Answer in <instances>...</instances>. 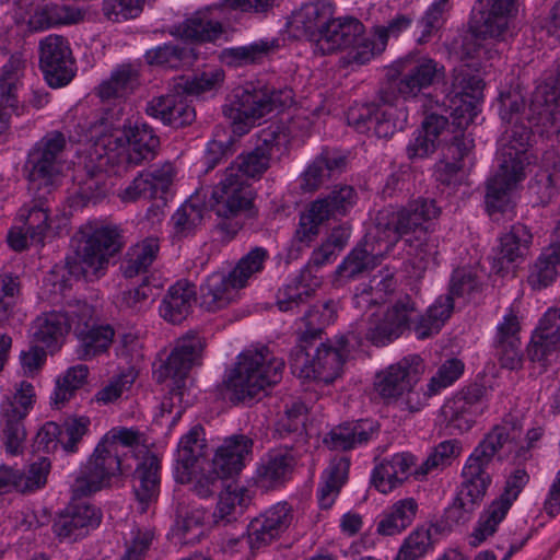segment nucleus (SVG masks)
I'll return each mask as SVG.
<instances>
[{"label": "nucleus", "mask_w": 560, "mask_h": 560, "mask_svg": "<svg viewBox=\"0 0 560 560\" xmlns=\"http://www.w3.org/2000/svg\"><path fill=\"white\" fill-rule=\"evenodd\" d=\"M458 120L454 121V136L451 143L444 150L445 159L434 165L433 176L435 180L442 185L451 186L459 183V173L463 170L462 161L467 156L474 148V139L465 133L466 128L471 124V115H460Z\"/></svg>", "instance_id": "obj_26"}, {"label": "nucleus", "mask_w": 560, "mask_h": 560, "mask_svg": "<svg viewBox=\"0 0 560 560\" xmlns=\"http://www.w3.org/2000/svg\"><path fill=\"white\" fill-rule=\"evenodd\" d=\"M521 438V427L516 422L504 420L485 434L471 455L490 465L500 450L506 447L509 452H512L513 444L520 442Z\"/></svg>", "instance_id": "obj_44"}, {"label": "nucleus", "mask_w": 560, "mask_h": 560, "mask_svg": "<svg viewBox=\"0 0 560 560\" xmlns=\"http://www.w3.org/2000/svg\"><path fill=\"white\" fill-rule=\"evenodd\" d=\"M305 411L303 402L294 401L275 424V436L290 442L284 445L287 451L292 450L295 444L306 441Z\"/></svg>", "instance_id": "obj_55"}, {"label": "nucleus", "mask_w": 560, "mask_h": 560, "mask_svg": "<svg viewBox=\"0 0 560 560\" xmlns=\"http://www.w3.org/2000/svg\"><path fill=\"white\" fill-rule=\"evenodd\" d=\"M88 376L89 366L85 364H77L67 369L56 380L55 388L50 395V405L55 409H61L86 383Z\"/></svg>", "instance_id": "obj_60"}, {"label": "nucleus", "mask_w": 560, "mask_h": 560, "mask_svg": "<svg viewBox=\"0 0 560 560\" xmlns=\"http://www.w3.org/2000/svg\"><path fill=\"white\" fill-rule=\"evenodd\" d=\"M380 102L383 106L376 103L350 106L346 115L348 125L359 133L380 139H388L397 131L404 130L407 125V112L394 103L385 104L381 98Z\"/></svg>", "instance_id": "obj_14"}, {"label": "nucleus", "mask_w": 560, "mask_h": 560, "mask_svg": "<svg viewBox=\"0 0 560 560\" xmlns=\"http://www.w3.org/2000/svg\"><path fill=\"white\" fill-rule=\"evenodd\" d=\"M278 46L277 39H260L245 46L224 48L220 59L226 66L243 67L260 61Z\"/></svg>", "instance_id": "obj_61"}, {"label": "nucleus", "mask_w": 560, "mask_h": 560, "mask_svg": "<svg viewBox=\"0 0 560 560\" xmlns=\"http://www.w3.org/2000/svg\"><path fill=\"white\" fill-rule=\"evenodd\" d=\"M347 159L335 149H323L306 166L300 176V188L304 192H313L331 179L338 177L346 168Z\"/></svg>", "instance_id": "obj_33"}, {"label": "nucleus", "mask_w": 560, "mask_h": 560, "mask_svg": "<svg viewBox=\"0 0 560 560\" xmlns=\"http://www.w3.org/2000/svg\"><path fill=\"white\" fill-rule=\"evenodd\" d=\"M175 177V168L166 162L160 166H151L133 178V180L118 192L122 202H135L139 199L164 198Z\"/></svg>", "instance_id": "obj_27"}, {"label": "nucleus", "mask_w": 560, "mask_h": 560, "mask_svg": "<svg viewBox=\"0 0 560 560\" xmlns=\"http://www.w3.org/2000/svg\"><path fill=\"white\" fill-rule=\"evenodd\" d=\"M254 441L245 434H233L224 439L217 448L212 466L229 479L237 476L253 458Z\"/></svg>", "instance_id": "obj_35"}, {"label": "nucleus", "mask_w": 560, "mask_h": 560, "mask_svg": "<svg viewBox=\"0 0 560 560\" xmlns=\"http://www.w3.org/2000/svg\"><path fill=\"white\" fill-rule=\"evenodd\" d=\"M350 459L346 456L334 458L323 472V482L319 485L317 497L322 509H330L338 497L340 489L348 480Z\"/></svg>", "instance_id": "obj_54"}, {"label": "nucleus", "mask_w": 560, "mask_h": 560, "mask_svg": "<svg viewBox=\"0 0 560 560\" xmlns=\"http://www.w3.org/2000/svg\"><path fill=\"white\" fill-rule=\"evenodd\" d=\"M196 299V285L187 280H178L163 296L159 306L160 316L170 324H182L191 313Z\"/></svg>", "instance_id": "obj_40"}, {"label": "nucleus", "mask_w": 560, "mask_h": 560, "mask_svg": "<svg viewBox=\"0 0 560 560\" xmlns=\"http://www.w3.org/2000/svg\"><path fill=\"white\" fill-rule=\"evenodd\" d=\"M380 430V423L373 419L348 421L332 428L324 443L330 450L347 452L377 439Z\"/></svg>", "instance_id": "obj_34"}, {"label": "nucleus", "mask_w": 560, "mask_h": 560, "mask_svg": "<svg viewBox=\"0 0 560 560\" xmlns=\"http://www.w3.org/2000/svg\"><path fill=\"white\" fill-rule=\"evenodd\" d=\"M485 83L479 74V68L469 62H463L454 68L448 94L452 95L453 106L460 105L466 110L468 104L474 105L482 96Z\"/></svg>", "instance_id": "obj_43"}, {"label": "nucleus", "mask_w": 560, "mask_h": 560, "mask_svg": "<svg viewBox=\"0 0 560 560\" xmlns=\"http://www.w3.org/2000/svg\"><path fill=\"white\" fill-rule=\"evenodd\" d=\"M66 144V137L62 132L51 131L28 151L23 171L30 189L43 190L39 198L45 194H50L57 186L62 172V152Z\"/></svg>", "instance_id": "obj_10"}, {"label": "nucleus", "mask_w": 560, "mask_h": 560, "mask_svg": "<svg viewBox=\"0 0 560 560\" xmlns=\"http://www.w3.org/2000/svg\"><path fill=\"white\" fill-rule=\"evenodd\" d=\"M34 402L33 384L22 381L15 386V393L12 396H7L0 405V425L7 452L11 455H18L23 450L26 440L24 420L33 409Z\"/></svg>", "instance_id": "obj_17"}, {"label": "nucleus", "mask_w": 560, "mask_h": 560, "mask_svg": "<svg viewBox=\"0 0 560 560\" xmlns=\"http://www.w3.org/2000/svg\"><path fill=\"white\" fill-rule=\"evenodd\" d=\"M81 499L72 494L71 502L54 522L52 530L62 541L75 542L101 523V510Z\"/></svg>", "instance_id": "obj_24"}, {"label": "nucleus", "mask_w": 560, "mask_h": 560, "mask_svg": "<svg viewBox=\"0 0 560 560\" xmlns=\"http://www.w3.org/2000/svg\"><path fill=\"white\" fill-rule=\"evenodd\" d=\"M478 459L471 454L467 458L462 470L463 480L457 494L460 500L465 499L479 508L492 482V478L488 472L490 465Z\"/></svg>", "instance_id": "obj_48"}, {"label": "nucleus", "mask_w": 560, "mask_h": 560, "mask_svg": "<svg viewBox=\"0 0 560 560\" xmlns=\"http://www.w3.org/2000/svg\"><path fill=\"white\" fill-rule=\"evenodd\" d=\"M269 259V253L265 247L256 246L244 255L236 266L229 272L232 278L233 285L244 288L248 280L260 273L266 261Z\"/></svg>", "instance_id": "obj_64"}, {"label": "nucleus", "mask_w": 560, "mask_h": 560, "mask_svg": "<svg viewBox=\"0 0 560 560\" xmlns=\"http://www.w3.org/2000/svg\"><path fill=\"white\" fill-rule=\"evenodd\" d=\"M351 339H355L353 332L320 342L312 358L308 348L313 343L305 342V346L298 343L291 350L289 358L293 373L303 378L325 384L332 383L342 372L346 358L350 352Z\"/></svg>", "instance_id": "obj_6"}, {"label": "nucleus", "mask_w": 560, "mask_h": 560, "mask_svg": "<svg viewBox=\"0 0 560 560\" xmlns=\"http://www.w3.org/2000/svg\"><path fill=\"white\" fill-rule=\"evenodd\" d=\"M520 331L518 317L510 310L498 324L492 341L493 355L503 369L518 370L523 365L524 352Z\"/></svg>", "instance_id": "obj_28"}, {"label": "nucleus", "mask_w": 560, "mask_h": 560, "mask_svg": "<svg viewBox=\"0 0 560 560\" xmlns=\"http://www.w3.org/2000/svg\"><path fill=\"white\" fill-rule=\"evenodd\" d=\"M320 279L310 271V268H302L298 275L278 289L276 305L280 312L296 314L306 307L315 296L316 290L320 287Z\"/></svg>", "instance_id": "obj_30"}, {"label": "nucleus", "mask_w": 560, "mask_h": 560, "mask_svg": "<svg viewBox=\"0 0 560 560\" xmlns=\"http://www.w3.org/2000/svg\"><path fill=\"white\" fill-rule=\"evenodd\" d=\"M499 167L486 183L485 203L489 215L510 211L511 192L525 178V166L529 154H520L510 149H498Z\"/></svg>", "instance_id": "obj_12"}, {"label": "nucleus", "mask_w": 560, "mask_h": 560, "mask_svg": "<svg viewBox=\"0 0 560 560\" xmlns=\"http://www.w3.org/2000/svg\"><path fill=\"white\" fill-rule=\"evenodd\" d=\"M499 115L505 129L499 139V149H510L520 154H528L527 147L529 143L532 129L540 133L536 126L529 120L530 110L524 124V113L526 103L523 94L517 90H509L501 92L498 98Z\"/></svg>", "instance_id": "obj_18"}, {"label": "nucleus", "mask_w": 560, "mask_h": 560, "mask_svg": "<svg viewBox=\"0 0 560 560\" xmlns=\"http://www.w3.org/2000/svg\"><path fill=\"white\" fill-rule=\"evenodd\" d=\"M252 185L236 172L225 170L224 177L213 187L210 203L219 218L217 229L223 241L232 240L243 228V214L252 210L254 201Z\"/></svg>", "instance_id": "obj_9"}, {"label": "nucleus", "mask_w": 560, "mask_h": 560, "mask_svg": "<svg viewBox=\"0 0 560 560\" xmlns=\"http://www.w3.org/2000/svg\"><path fill=\"white\" fill-rule=\"evenodd\" d=\"M283 368L284 361L267 347L243 352L225 382L230 399L234 402L253 400L266 387L281 381Z\"/></svg>", "instance_id": "obj_3"}, {"label": "nucleus", "mask_w": 560, "mask_h": 560, "mask_svg": "<svg viewBox=\"0 0 560 560\" xmlns=\"http://www.w3.org/2000/svg\"><path fill=\"white\" fill-rule=\"evenodd\" d=\"M423 371L421 357L409 354L377 374L375 390L386 401L396 400L413 388Z\"/></svg>", "instance_id": "obj_25"}, {"label": "nucleus", "mask_w": 560, "mask_h": 560, "mask_svg": "<svg viewBox=\"0 0 560 560\" xmlns=\"http://www.w3.org/2000/svg\"><path fill=\"white\" fill-rule=\"evenodd\" d=\"M26 68V59L21 52L11 55L3 65L0 74V106L10 108L14 114L22 115L25 105H19L16 92Z\"/></svg>", "instance_id": "obj_49"}, {"label": "nucleus", "mask_w": 560, "mask_h": 560, "mask_svg": "<svg viewBox=\"0 0 560 560\" xmlns=\"http://www.w3.org/2000/svg\"><path fill=\"white\" fill-rule=\"evenodd\" d=\"M294 465L295 459L289 451L272 450L268 452L260 459L256 469L257 487L265 491L281 487L290 478Z\"/></svg>", "instance_id": "obj_42"}, {"label": "nucleus", "mask_w": 560, "mask_h": 560, "mask_svg": "<svg viewBox=\"0 0 560 560\" xmlns=\"http://www.w3.org/2000/svg\"><path fill=\"white\" fill-rule=\"evenodd\" d=\"M161 488V460L153 453H147L137 464L132 474V491L140 513H145L158 502Z\"/></svg>", "instance_id": "obj_32"}, {"label": "nucleus", "mask_w": 560, "mask_h": 560, "mask_svg": "<svg viewBox=\"0 0 560 560\" xmlns=\"http://www.w3.org/2000/svg\"><path fill=\"white\" fill-rule=\"evenodd\" d=\"M288 502H279L253 518L247 526V546L254 552L278 540L293 521Z\"/></svg>", "instance_id": "obj_23"}, {"label": "nucleus", "mask_w": 560, "mask_h": 560, "mask_svg": "<svg viewBox=\"0 0 560 560\" xmlns=\"http://www.w3.org/2000/svg\"><path fill=\"white\" fill-rule=\"evenodd\" d=\"M205 345L202 336L187 332L177 339L166 361L154 371L159 383L170 381L168 392L161 401V412L174 413L173 422L196 401L197 395L188 375L194 365L200 364Z\"/></svg>", "instance_id": "obj_2"}, {"label": "nucleus", "mask_w": 560, "mask_h": 560, "mask_svg": "<svg viewBox=\"0 0 560 560\" xmlns=\"http://www.w3.org/2000/svg\"><path fill=\"white\" fill-rule=\"evenodd\" d=\"M124 137L128 143L126 163L128 166H138L152 161L160 148V138L147 122L136 121L125 128Z\"/></svg>", "instance_id": "obj_41"}, {"label": "nucleus", "mask_w": 560, "mask_h": 560, "mask_svg": "<svg viewBox=\"0 0 560 560\" xmlns=\"http://www.w3.org/2000/svg\"><path fill=\"white\" fill-rule=\"evenodd\" d=\"M347 50L349 62L364 65L375 56V43L366 36L364 25L355 18L329 19L315 54L331 55Z\"/></svg>", "instance_id": "obj_11"}, {"label": "nucleus", "mask_w": 560, "mask_h": 560, "mask_svg": "<svg viewBox=\"0 0 560 560\" xmlns=\"http://www.w3.org/2000/svg\"><path fill=\"white\" fill-rule=\"evenodd\" d=\"M77 256L84 273H97L107 267L109 257L122 247L121 235L115 226L88 224L82 226L74 238Z\"/></svg>", "instance_id": "obj_13"}, {"label": "nucleus", "mask_w": 560, "mask_h": 560, "mask_svg": "<svg viewBox=\"0 0 560 560\" xmlns=\"http://www.w3.org/2000/svg\"><path fill=\"white\" fill-rule=\"evenodd\" d=\"M358 199L357 191L350 185H337L328 195L317 198L310 205L313 211L319 213L327 221L330 218L343 217L353 208Z\"/></svg>", "instance_id": "obj_57"}, {"label": "nucleus", "mask_w": 560, "mask_h": 560, "mask_svg": "<svg viewBox=\"0 0 560 560\" xmlns=\"http://www.w3.org/2000/svg\"><path fill=\"white\" fill-rule=\"evenodd\" d=\"M435 199L419 197L405 207H386L377 211L372 226L345 257L337 272L355 279L374 269L402 241L409 257L418 259L422 268L435 264L439 237L429 232L431 222L441 215Z\"/></svg>", "instance_id": "obj_1"}, {"label": "nucleus", "mask_w": 560, "mask_h": 560, "mask_svg": "<svg viewBox=\"0 0 560 560\" xmlns=\"http://www.w3.org/2000/svg\"><path fill=\"white\" fill-rule=\"evenodd\" d=\"M159 252L160 240L155 236H148L129 247L120 264L124 277L131 279L145 275L158 258Z\"/></svg>", "instance_id": "obj_52"}, {"label": "nucleus", "mask_w": 560, "mask_h": 560, "mask_svg": "<svg viewBox=\"0 0 560 560\" xmlns=\"http://www.w3.org/2000/svg\"><path fill=\"white\" fill-rule=\"evenodd\" d=\"M93 307L90 305V316L85 320L77 318L73 332L79 340L77 354L82 360H90L108 350L114 343L115 330L110 325H92Z\"/></svg>", "instance_id": "obj_39"}, {"label": "nucleus", "mask_w": 560, "mask_h": 560, "mask_svg": "<svg viewBox=\"0 0 560 560\" xmlns=\"http://www.w3.org/2000/svg\"><path fill=\"white\" fill-rule=\"evenodd\" d=\"M206 206L201 205L198 197H190L172 215L174 236L184 238L192 234L196 228L201 223Z\"/></svg>", "instance_id": "obj_62"}, {"label": "nucleus", "mask_w": 560, "mask_h": 560, "mask_svg": "<svg viewBox=\"0 0 560 560\" xmlns=\"http://www.w3.org/2000/svg\"><path fill=\"white\" fill-rule=\"evenodd\" d=\"M415 464L416 458L412 454L397 453L375 466L371 481L380 492L388 493L407 479Z\"/></svg>", "instance_id": "obj_46"}, {"label": "nucleus", "mask_w": 560, "mask_h": 560, "mask_svg": "<svg viewBox=\"0 0 560 560\" xmlns=\"http://www.w3.org/2000/svg\"><path fill=\"white\" fill-rule=\"evenodd\" d=\"M529 120L536 126L542 137L556 136L560 142V61L557 66L556 82L539 83L529 103Z\"/></svg>", "instance_id": "obj_20"}, {"label": "nucleus", "mask_w": 560, "mask_h": 560, "mask_svg": "<svg viewBox=\"0 0 560 560\" xmlns=\"http://www.w3.org/2000/svg\"><path fill=\"white\" fill-rule=\"evenodd\" d=\"M237 289L230 273L213 272L200 285L201 306L208 312L222 310L234 300Z\"/></svg>", "instance_id": "obj_51"}, {"label": "nucleus", "mask_w": 560, "mask_h": 560, "mask_svg": "<svg viewBox=\"0 0 560 560\" xmlns=\"http://www.w3.org/2000/svg\"><path fill=\"white\" fill-rule=\"evenodd\" d=\"M292 103L293 91L289 88H256L250 83L233 91L230 103L223 107V114L231 121L233 131L243 135L248 132L257 119Z\"/></svg>", "instance_id": "obj_5"}, {"label": "nucleus", "mask_w": 560, "mask_h": 560, "mask_svg": "<svg viewBox=\"0 0 560 560\" xmlns=\"http://www.w3.org/2000/svg\"><path fill=\"white\" fill-rule=\"evenodd\" d=\"M332 14L330 4L322 1L308 2L292 14L289 25L296 38L311 42L315 49Z\"/></svg>", "instance_id": "obj_31"}, {"label": "nucleus", "mask_w": 560, "mask_h": 560, "mask_svg": "<svg viewBox=\"0 0 560 560\" xmlns=\"http://www.w3.org/2000/svg\"><path fill=\"white\" fill-rule=\"evenodd\" d=\"M145 113L173 128L188 126L196 118L195 108L187 103L180 90L153 97L147 103Z\"/></svg>", "instance_id": "obj_37"}, {"label": "nucleus", "mask_w": 560, "mask_h": 560, "mask_svg": "<svg viewBox=\"0 0 560 560\" xmlns=\"http://www.w3.org/2000/svg\"><path fill=\"white\" fill-rule=\"evenodd\" d=\"M515 0H478L472 8L471 33L465 36L460 56L464 62L471 60L474 67H480L489 49L481 38H498L508 27L509 18L514 11Z\"/></svg>", "instance_id": "obj_8"}, {"label": "nucleus", "mask_w": 560, "mask_h": 560, "mask_svg": "<svg viewBox=\"0 0 560 560\" xmlns=\"http://www.w3.org/2000/svg\"><path fill=\"white\" fill-rule=\"evenodd\" d=\"M418 503L413 498H405L396 501L387 508L378 517L376 532L382 536H394L404 532L413 522Z\"/></svg>", "instance_id": "obj_53"}, {"label": "nucleus", "mask_w": 560, "mask_h": 560, "mask_svg": "<svg viewBox=\"0 0 560 560\" xmlns=\"http://www.w3.org/2000/svg\"><path fill=\"white\" fill-rule=\"evenodd\" d=\"M397 79L380 91V97L385 104L394 103L396 92L404 100H413L423 91L445 81L444 65L435 59L411 52L398 59L393 67Z\"/></svg>", "instance_id": "obj_7"}, {"label": "nucleus", "mask_w": 560, "mask_h": 560, "mask_svg": "<svg viewBox=\"0 0 560 560\" xmlns=\"http://www.w3.org/2000/svg\"><path fill=\"white\" fill-rule=\"evenodd\" d=\"M73 65L67 38L51 34L39 42V68L50 88L67 85L74 77Z\"/></svg>", "instance_id": "obj_22"}, {"label": "nucleus", "mask_w": 560, "mask_h": 560, "mask_svg": "<svg viewBox=\"0 0 560 560\" xmlns=\"http://www.w3.org/2000/svg\"><path fill=\"white\" fill-rule=\"evenodd\" d=\"M418 339L438 334L435 320L421 314L417 302L409 294L397 296L382 316L373 315L368 323L365 337L376 347L386 346L410 330L411 325Z\"/></svg>", "instance_id": "obj_4"}, {"label": "nucleus", "mask_w": 560, "mask_h": 560, "mask_svg": "<svg viewBox=\"0 0 560 560\" xmlns=\"http://www.w3.org/2000/svg\"><path fill=\"white\" fill-rule=\"evenodd\" d=\"M90 305L77 301L68 303L62 310L44 312L31 323L28 335L34 343H40L50 352L59 350L68 332L74 329L77 318L88 319Z\"/></svg>", "instance_id": "obj_15"}, {"label": "nucleus", "mask_w": 560, "mask_h": 560, "mask_svg": "<svg viewBox=\"0 0 560 560\" xmlns=\"http://www.w3.org/2000/svg\"><path fill=\"white\" fill-rule=\"evenodd\" d=\"M488 394V388L478 383L469 384L458 390L442 407L447 428L457 430L459 433L469 431L476 418L486 409Z\"/></svg>", "instance_id": "obj_21"}, {"label": "nucleus", "mask_w": 560, "mask_h": 560, "mask_svg": "<svg viewBox=\"0 0 560 560\" xmlns=\"http://www.w3.org/2000/svg\"><path fill=\"white\" fill-rule=\"evenodd\" d=\"M533 243L529 229L521 223L514 224L499 238V246L493 258V269L498 273L509 269L512 264L525 260Z\"/></svg>", "instance_id": "obj_38"}, {"label": "nucleus", "mask_w": 560, "mask_h": 560, "mask_svg": "<svg viewBox=\"0 0 560 560\" xmlns=\"http://www.w3.org/2000/svg\"><path fill=\"white\" fill-rule=\"evenodd\" d=\"M528 481L529 475L524 468L520 467L506 477L502 493L479 516L469 542L472 547L479 546L497 532L499 524L506 517Z\"/></svg>", "instance_id": "obj_19"}, {"label": "nucleus", "mask_w": 560, "mask_h": 560, "mask_svg": "<svg viewBox=\"0 0 560 560\" xmlns=\"http://www.w3.org/2000/svg\"><path fill=\"white\" fill-rule=\"evenodd\" d=\"M197 57L196 49L189 44H163L147 50L144 55L149 65L170 69L191 66Z\"/></svg>", "instance_id": "obj_58"}, {"label": "nucleus", "mask_w": 560, "mask_h": 560, "mask_svg": "<svg viewBox=\"0 0 560 560\" xmlns=\"http://www.w3.org/2000/svg\"><path fill=\"white\" fill-rule=\"evenodd\" d=\"M122 472L119 450L100 441L86 463L81 466L71 485L74 498H85L109 485L112 478Z\"/></svg>", "instance_id": "obj_16"}, {"label": "nucleus", "mask_w": 560, "mask_h": 560, "mask_svg": "<svg viewBox=\"0 0 560 560\" xmlns=\"http://www.w3.org/2000/svg\"><path fill=\"white\" fill-rule=\"evenodd\" d=\"M277 139L278 136L275 131L264 130L256 145L237 155L226 170L238 173L247 182L248 179H260L270 167L273 150L278 145Z\"/></svg>", "instance_id": "obj_29"}, {"label": "nucleus", "mask_w": 560, "mask_h": 560, "mask_svg": "<svg viewBox=\"0 0 560 560\" xmlns=\"http://www.w3.org/2000/svg\"><path fill=\"white\" fill-rule=\"evenodd\" d=\"M225 72L217 66H208L198 69L189 75H182L174 85V90H180L183 94L198 98H209L218 94L223 85Z\"/></svg>", "instance_id": "obj_45"}, {"label": "nucleus", "mask_w": 560, "mask_h": 560, "mask_svg": "<svg viewBox=\"0 0 560 560\" xmlns=\"http://www.w3.org/2000/svg\"><path fill=\"white\" fill-rule=\"evenodd\" d=\"M560 275V236L553 241L532 267L527 282L534 290L549 287Z\"/></svg>", "instance_id": "obj_56"}, {"label": "nucleus", "mask_w": 560, "mask_h": 560, "mask_svg": "<svg viewBox=\"0 0 560 560\" xmlns=\"http://www.w3.org/2000/svg\"><path fill=\"white\" fill-rule=\"evenodd\" d=\"M306 307L298 328V343L303 346L305 342L313 343L317 339H322L324 327L329 325L336 316V303L332 300L314 304L311 302Z\"/></svg>", "instance_id": "obj_50"}, {"label": "nucleus", "mask_w": 560, "mask_h": 560, "mask_svg": "<svg viewBox=\"0 0 560 560\" xmlns=\"http://www.w3.org/2000/svg\"><path fill=\"white\" fill-rule=\"evenodd\" d=\"M214 12L210 8L195 12L177 26L176 33L191 43H214L224 32Z\"/></svg>", "instance_id": "obj_47"}, {"label": "nucleus", "mask_w": 560, "mask_h": 560, "mask_svg": "<svg viewBox=\"0 0 560 560\" xmlns=\"http://www.w3.org/2000/svg\"><path fill=\"white\" fill-rule=\"evenodd\" d=\"M175 523L172 533L178 542L194 545L203 536L205 513L201 510H188L184 502L175 505Z\"/></svg>", "instance_id": "obj_59"}, {"label": "nucleus", "mask_w": 560, "mask_h": 560, "mask_svg": "<svg viewBox=\"0 0 560 560\" xmlns=\"http://www.w3.org/2000/svg\"><path fill=\"white\" fill-rule=\"evenodd\" d=\"M471 115V122L477 115L476 106H471L468 104L466 106V110L463 109L460 105H450L446 106L443 104H436L435 109H431L427 113L421 127L422 131L428 135L432 140L438 143V145L444 143V150H446L447 145L451 143V139L454 136V121L458 120L457 118L460 115Z\"/></svg>", "instance_id": "obj_36"}, {"label": "nucleus", "mask_w": 560, "mask_h": 560, "mask_svg": "<svg viewBox=\"0 0 560 560\" xmlns=\"http://www.w3.org/2000/svg\"><path fill=\"white\" fill-rule=\"evenodd\" d=\"M206 448L205 431L201 425H195L180 439L176 462L188 472L205 456Z\"/></svg>", "instance_id": "obj_63"}]
</instances>
